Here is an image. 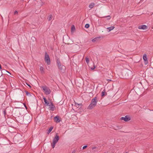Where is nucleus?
I'll list each match as a JSON object with an SVG mask.
<instances>
[{
    "label": "nucleus",
    "mask_w": 153,
    "mask_h": 153,
    "mask_svg": "<svg viewBox=\"0 0 153 153\" xmlns=\"http://www.w3.org/2000/svg\"><path fill=\"white\" fill-rule=\"evenodd\" d=\"M114 28V26H111L107 28V29L108 30V31L109 32L113 30Z\"/></svg>",
    "instance_id": "nucleus-14"
},
{
    "label": "nucleus",
    "mask_w": 153,
    "mask_h": 153,
    "mask_svg": "<svg viewBox=\"0 0 153 153\" xmlns=\"http://www.w3.org/2000/svg\"><path fill=\"white\" fill-rule=\"evenodd\" d=\"M132 72L131 71L128 70L123 73L124 78L126 79H128L131 76Z\"/></svg>",
    "instance_id": "nucleus-2"
},
{
    "label": "nucleus",
    "mask_w": 153,
    "mask_h": 153,
    "mask_svg": "<svg viewBox=\"0 0 153 153\" xmlns=\"http://www.w3.org/2000/svg\"><path fill=\"white\" fill-rule=\"evenodd\" d=\"M75 151L74 150L72 152V153H75Z\"/></svg>",
    "instance_id": "nucleus-36"
},
{
    "label": "nucleus",
    "mask_w": 153,
    "mask_h": 153,
    "mask_svg": "<svg viewBox=\"0 0 153 153\" xmlns=\"http://www.w3.org/2000/svg\"><path fill=\"white\" fill-rule=\"evenodd\" d=\"M152 28L153 29V27H152Z\"/></svg>",
    "instance_id": "nucleus-43"
},
{
    "label": "nucleus",
    "mask_w": 153,
    "mask_h": 153,
    "mask_svg": "<svg viewBox=\"0 0 153 153\" xmlns=\"http://www.w3.org/2000/svg\"><path fill=\"white\" fill-rule=\"evenodd\" d=\"M25 92L27 95H28V94H30L29 93V92H28L27 91H25Z\"/></svg>",
    "instance_id": "nucleus-29"
},
{
    "label": "nucleus",
    "mask_w": 153,
    "mask_h": 153,
    "mask_svg": "<svg viewBox=\"0 0 153 153\" xmlns=\"http://www.w3.org/2000/svg\"><path fill=\"white\" fill-rule=\"evenodd\" d=\"M42 88L44 91L46 95H48L50 94L51 91L49 88V87H48L46 86H44L42 87Z\"/></svg>",
    "instance_id": "nucleus-4"
},
{
    "label": "nucleus",
    "mask_w": 153,
    "mask_h": 153,
    "mask_svg": "<svg viewBox=\"0 0 153 153\" xmlns=\"http://www.w3.org/2000/svg\"><path fill=\"white\" fill-rule=\"evenodd\" d=\"M25 107H26V108H27V107H26V106L25 105Z\"/></svg>",
    "instance_id": "nucleus-41"
},
{
    "label": "nucleus",
    "mask_w": 153,
    "mask_h": 153,
    "mask_svg": "<svg viewBox=\"0 0 153 153\" xmlns=\"http://www.w3.org/2000/svg\"><path fill=\"white\" fill-rule=\"evenodd\" d=\"M89 25L88 24H87L85 25V27L86 28H88L89 27Z\"/></svg>",
    "instance_id": "nucleus-24"
},
{
    "label": "nucleus",
    "mask_w": 153,
    "mask_h": 153,
    "mask_svg": "<svg viewBox=\"0 0 153 153\" xmlns=\"http://www.w3.org/2000/svg\"><path fill=\"white\" fill-rule=\"evenodd\" d=\"M50 106H49L50 110L52 111H53L54 110V108H55L54 105H53V103L51 102L49 104Z\"/></svg>",
    "instance_id": "nucleus-11"
},
{
    "label": "nucleus",
    "mask_w": 153,
    "mask_h": 153,
    "mask_svg": "<svg viewBox=\"0 0 153 153\" xmlns=\"http://www.w3.org/2000/svg\"><path fill=\"white\" fill-rule=\"evenodd\" d=\"M60 71L62 72H64L65 71L66 68L65 66L63 65H61L60 67H58Z\"/></svg>",
    "instance_id": "nucleus-7"
},
{
    "label": "nucleus",
    "mask_w": 153,
    "mask_h": 153,
    "mask_svg": "<svg viewBox=\"0 0 153 153\" xmlns=\"http://www.w3.org/2000/svg\"><path fill=\"white\" fill-rule=\"evenodd\" d=\"M146 56L147 55L146 54H144L143 56V59L144 61V63L145 65H147L148 63V59Z\"/></svg>",
    "instance_id": "nucleus-9"
},
{
    "label": "nucleus",
    "mask_w": 153,
    "mask_h": 153,
    "mask_svg": "<svg viewBox=\"0 0 153 153\" xmlns=\"http://www.w3.org/2000/svg\"><path fill=\"white\" fill-rule=\"evenodd\" d=\"M54 120L55 122L58 123L60 122L61 120L59 118V117L58 116H56L54 118Z\"/></svg>",
    "instance_id": "nucleus-12"
},
{
    "label": "nucleus",
    "mask_w": 153,
    "mask_h": 153,
    "mask_svg": "<svg viewBox=\"0 0 153 153\" xmlns=\"http://www.w3.org/2000/svg\"><path fill=\"white\" fill-rule=\"evenodd\" d=\"M97 40V38H95L94 39H93L92 41V42H96Z\"/></svg>",
    "instance_id": "nucleus-25"
},
{
    "label": "nucleus",
    "mask_w": 153,
    "mask_h": 153,
    "mask_svg": "<svg viewBox=\"0 0 153 153\" xmlns=\"http://www.w3.org/2000/svg\"><path fill=\"white\" fill-rule=\"evenodd\" d=\"M53 128V127H52V126L51 127L49 128L48 131L47 133L48 134H49L51 131L52 130Z\"/></svg>",
    "instance_id": "nucleus-17"
},
{
    "label": "nucleus",
    "mask_w": 153,
    "mask_h": 153,
    "mask_svg": "<svg viewBox=\"0 0 153 153\" xmlns=\"http://www.w3.org/2000/svg\"><path fill=\"white\" fill-rule=\"evenodd\" d=\"M97 101V97H96L92 99L91 103L96 106Z\"/></svg>",
    "instance_id": "nucleus-8"
},
{
    "label": "nucleus",
    "mask_w": 153,
    "mask_h": 153,
    "mask_svg": "<svg viewBox=\"0 0 153 153\" xmlns=\"http://www.w3.org/2000/svg\"><path fill=\"white\" fill-rule=\"evenodd\" d=\"M71 31H73L74 30H75V27L74 26V25H72V26H71Z\"/></svg>",
    "instance_id": "nucleus-22"
},
{
    "label": "nucleus",
    "mask_w": 153,
    "mask_h": 153,
    "mask_svg": "<svg viewBox=\"0 0 153 153\" xmlns=\"http://www.w3.org/2000/svg\"><path fill=\"white\" fill-rule=\"evenodd\" d=\"M18 13V12L17 11H16L15 12H14V14H17Z\"/></svg>",
    "instance_id": "nucleus-33"
},
{
    "label": "nucleus",
    "mask_w": 153,
    "mask_h": 153,
    "mask_svg": "<svg viewBox=\"0 0 153 153\" xmlns=\"http://www.w3.org/2000/svg\"><path fill=\"white\" fill-rule=\"evenodd\" d=\"M95 68V65H94V67L93 68H91V69L92 70H94V69Z\"/></svg>",
    "instance_id": "nucleus-34"
},
{
    "label": "nucleus",
    "mask_w": 153,
    "mask_h": 153,
    "mask_svg": "<svg viewBox=\"0 0 153 153\" xmlns=\"http://www.w3.org/2000/svg\"><path fill=\"white\" fill-rule=\"evenodd\" d=\"M8 72V73H9V74H10V73L9 72Z\"/></svg>",
    "instance_id": "nucleus-40"
},
{
    "label": "nucleus",
    "mask_w": 153,
    "mask_h": 153,
    "mask_svg": "<svg viewBox=\"0 0 153 153\" xmlns=\"http://www.w3.org/2000/svg\"><path fill=\"white\" fill-rule=\"evenodd\" d=\"M107 80L108 81V82H109L110 81H111V80L110 79H107Z\"/></svg>",
    "instance_id": "nucleus-35"
},
{
    "label": "nucleus",
    "mask_w": 153,
    "mask_h": 153,
    "mask_svg": "<svg viewBox=\"0 0 153 153\" xmlns=\"http://www.w3.org/2000/svg\"><path fill=\"white\" fill-rule=\"evenodd\" d=\"M56 62L58 67H60V66H61V65H62L60 61L59 60H57L56 61Z\"/></svg>",
    "instance_id": "nucleus-18"
},
{
    "label": "nucleus",
    "mask_w": 153,
    "mask_h": 153,
    "mask_svg": "<svg viewBox=\"0 0 153 153\" xmlns=\"http://www.w3.org/2000/svg\"><path fill=\"white\" fill-rule=\"evenodd\" d=\"M45 62L47 63L48 65L50 64L51 61L50 58L47 52H45Z\"/></svg>",
    "instance_id": "nucleus-5"
},
{
    "label": "nucleus",
    "mask_w": 153,
    "mask_h": 153,
    "mask_svg": "<svg viewBox=\"0 0 153 153\" xmlns=\"http://www.w3.org/2000/svg\"><path fill=\"white\" fill-rule=\"evenodd\" d=\"M75 105L76 106H77V105H82V104L81 103L79 104L78 103H75Z\"/></svg>",
    "instance_id": "nucleus-28"
},
{
    "label": "nucleus",
    "mask_w": 153,
    "mask_h": 153,
    "mask_svg": "<svg viewBox=\"0 0 153 153\" xmlns=\"http://www.w3.org/2000/svg\"><path fill=\"white\" fill-rule=\"evenodd\" d=\"M43 99L44 100V102H45V101L47 100V99L45 97H43Z\"/></svg>",
    "instance_id": "nucleus-32"
},
{
    "label": "nucleus",
    "mask_w": 153,
    "mask_h": 153,
    "mask_svg": "<svg viewBox=\"0 0 153 153\" xmlns=\"http://www.w3.org/2000/svg\"><path fill=\"white\" fill-rule=\"evenodd\" d=\"M52 16L51 15H50L48 17V21H50L52 19Z\"/></svg>",
    "instance_id": "nucleus-19"
},
{
    "label": "nucleus",
    "mask_w": 153,
    "mask_h": 153,
    "mask_svg": "<svg viewBox=\"0 0 153 153\" xmlns=\"http://www.w3.org/2000/svg\"><path fill=\"white\" fill-rule=\"evenodd\" d=\"M128 152H126V153H128Z\"/></svg>",
    "instance_id": "nucleus-42"
},
{
    "label": "nucleus",
    "mask_w": 153,
    "mask_h": 153,
    "mask_svg": "<svg viewBox=\"0 0 153 153\" xmlns=\"http://www.w3.org/2000/svg\"><path fill=\"white\" fill-rule=\"evenodd\" d=\"M27 84L28 85V86H29L30 87V88L31 87V86H30V85L28 84Z\"/></svg>",
    "instance_id": "nucleus-37"
},
{
    "label": "nucleus",
    "mask_w": 153,
    "mask_h": 153,
    "mask_svg": "<svg viewBox=\"0 0 153 153\" xmlns=\"http://www.w3.org/2000/svg\"><path fill=\"white\" fill-rule=\"evenodd\" d=\"M138 28L139 29L146 30L147 29V27L145 25H142L139 26Z\"/></svg>",
    "instance_id": "nucleus-10"
},
{
    "label": "nucleus",
    "mask_w": 153,
    "mask_h": 153,
    "mask_svg": "<svg viewBox=\"0 0 153 153\" xmlns=\"http://www.w3.org/2000/svg\"><path fill=\"white\" fill-rule=\"evenodd\" d=\"M95 149V147H93V148H92V149Z\"/></svg>",
    "instance_id": "nucleus-39"
},
{
    "label": "nucleus",
    "mask_w": 153,
    "mask_h": 153,
    "mask_svg": "<svg viewBox=\"0 0 153 153\" xmlns=\"http://www.w3.org/2000/svg\"><path fill=\"white\" fill-rule=\"evenodd\" d=\"M120 119L121 120H124L126 122L128 121L131 120L130 117L128 115H126L125 117H122Z\"/></svg>",
    "instance_id": "nucleus-6"
},
{
    "label": "nucleus",
    "mask_w": 153,
    "mask_h": 153,
    "mask_svg": "<svg viewBox=\"0 0 153 153\" xmlns=\"http://www.w3.org/2000/svg\"><path fill=\"white\" fill-rule=\"evenodd\" d=\"M1 17L2 19L3 20V18L2 16L1 15Z\"/></svg>",
    "instance_id": "nucleus-38"
},
{
    "label": "nucleus",
    "mask_w": 153,
    "mask_h": 153,
    "mask_svg": "<svg viewBox=\"0 0 153 153\" xmlns=\"http://www.w3.org/2000/svg\"><path fill=\"white\" fill-rule=\"evenodd\" d=\"M6 110H4L3 111V113L4 114V115H5L6 114Z\"/></svg>",
    "instance_id": "nucleus-30"
},
{
    "label": "nucleus",
    "mask_w": 153,
    "mask_h": 153,
    "mask_svg": "<svg viewBox=\"0 0 153 153\" xmlns=\"http://www.w3.org/2000/svg\"><path fill=\"white\" fill-rule=\"evenodd\" d=\"M85 60H86V62L88 64V63H89V58H88L87 57H86L85 58Z\"/></svg>",
    "instance_id": "nucleus-23"
},
{
    "label": "nucleus",
    "mask_w": 153,
    "mask_h": 153,
    "mask_svg": "<svg viewBox=\"0 0 153 153\" xmlns=\"http://www.w3.org/2000/svg\"><path fill=\"white\" fill-rule=\"evenodd\" d=\"M40 70L42 74H44L45 71L44 70V68L43 67H41L40 68Z\"/></svg>",
    "instance_id": "nucleus-15"
},
{
    "label": "nucleus",
    "mask_w": 153,
    "mask_h": 153,
    "mask_svg": "<svg viewBox=\"0 0 153 153\" xmlns=\"http://www.w3.org/2000/svg\"><path fill=\"white\" fill-rule=\"evenodd\" d=\"M106 93L105 91H103L101 93V96L103 97L105 95Z\"/></svg>",
    "instance_id": "nucleus-21"
},
{
    "label": "nucleus",
    "mask_w": 153,
    "mask_h": 153,
    "mask_svg": "<svg viewBox=\"0 0 153 153\" xmlns=\"http://www.w3.org/2000/svg\"><path fill=\"white\" fill-rule=\"evenodd\" d=\"M114 129L116 130H118L119 129H120V128L119 127L117 126L116 127V128H114Z\"/></svg>",
    "instance_id": "nucleus-27"
},
{
    "label": "nucleus",
    "mask_w": 153,
    "mask_h": 153,
    "mask_svg": "<svg viewBox=\"0 0 153 153\" xmlns=\"http://www.w3.org/2000/svg\"><path fill=\"white\" fill-rule=\"evenodd\" d=\"M87 147V146H84L83 147H82V149H85Z\"/></svg>",
    "instance_id": "nucleus-31"
},
{
    "label": "nucleus",
    "mask_w": 153,
    "mask_h": 153,
    "mask_svg": "<svg viewBox=\"0 0 153 153\" xmlns=\"http://www.w3.org/2000/svg\"><path fill=\"white\" fill-rule=\"evenodd\" d=\"M104 17H107V20H109L110 18H111V17L110 16H105Z\"/></svg>",
    "instance_id": "nucleus-26"
},
{
    "label": "nucleus",
    "mask_w": 153,
    "mask_h": 153,
    "mask_svg": "<svg viewBox=\"0 0 153 153\" xmlns=\"http://www.w3.org/2000/svg\"><path fill=\"white\" fill-rule=\"evenodd\" d=\"M15 114L16 116H17V121L20 123H23V120H27L28 123H29L30 121V116L28 115H26L23 117L22 116H19V115H20L19 111H16V113L14 114Z\"/></svg>",
    "instance_id": "nucleus-1"
},
{
    "label": "nucleus",
    "mask_w": 153,
    "mask_h": 153,
    "mask_svg": "<svg viewBox=\"0 0 153 153\" xmlns=\"http://www.w3.org/2000/svg\"><path fill=\"white\" fill-rule=\"evenodd\" d=\"M94 5L95 4L94 3H92L89 4V7L90 8H92L94 7Z\"/></svg>",
    "instance_id": "nucleus-16"
},
{
    "label": "nucleus",
    "mask_w": 153,
    "mask_h": 153,
    "mask_svg": "<svg viewBox=\"0 0 153 153\" xmlns=\"http://www.w3.org/2000/svg\"><path fill=\"white\" fill-rule=\"evenodd\" d=\"M96 105L91 103V104L89 105L88 107L87 108L88 109H91L94 107Z\"/></svg>",
    "instance_id": "nucleus-13"
},
{
    "label": "nucleus",
    "mask_w": 153,
    "mask_h": 153,
    "mask_svg": "<svg viewBox=\"0 0 153 153\" xmlns=\"http://www.w3.org/2000/svg\"><path fill=\"white\" fill-rule=\"evenodd\" d=\"M45 102V105H46L50 106L49 105L50 103L47 100L46 101H45V102Z\"/></svg>",
    "instance_id": "nucleus-20"
},
{
    "label": "nucleus",
    "mask_w": 153,
    "mask_h": 153,
    "mask_svg": "<svg viewBox=\"0 0 153 153\" xmlns=\"http://www.w3.org/2000/svg\"><path fill=\"white\" fill-rule=\"evenodd\" d=\"M59 139V136L57 135V134H56L55 137L53 140V143H51L52 147L53 149L55 147V144L57 143Z\"/></svg>",
    "instance_id": "nucleus-3"
}]
</instances>
